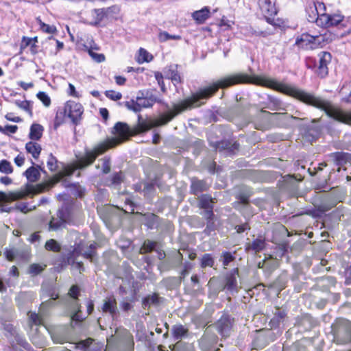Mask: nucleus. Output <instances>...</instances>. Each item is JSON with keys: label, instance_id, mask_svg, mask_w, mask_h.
<instances>
[{"label": "nucleus", "instance_id": "53", "mask_svg": "<svg viewBox=\"0 0 351 351\" xmlns=\"http://www.w3.org/2000/svg\"><path fill=\"white\" fill-rule=\"evenodd\" d=\"M157 299H158L157 296H156V295L148 296L144 299L143 304L145 306H149V305L156 302Z\"/></svg>", "mask_w": 351, "mask_h": 351}, {"label": "nucleus", "instance_id": "12", "mask_svg": "<svg viewBox=\"0 0 351 351\" xmlns=\"http://www.w3.org/2000/svg\"><path fill=\"white\" fill-rule=\"evenodd\" d=\"M328 158L337 165H343L351 160V154L346 152H334L328 155Z\"/></svg>", "mask_w": 351, "mask_h": 351}, {"label": "nucleus", "instance_id": "23", "mask_svg": "<svg viewBox=\"0 0 351 351\" xmlns=\"http://www.w3.org/2000/svg\"><path fill=\"white\" fill-rule=\"evenodd\" d=\"M24 175L26 176L27 179L31 182H36L40 176L39 170L34 167H31L29 169H27L24 172Z\"/></svg>", "mask_w": 351, "mask_h": 351}, {"label": "nucleus", "instance_id": "16", "mask_svg": "<svg viewBox=\"0 0 351 351\" xmlns=\"http://www.w3.org/2000/svg\"><path fill=\"white\" fill-rule=\"evenodd\" d=\"M208 185L204 180L195 178L191 179V191L195 195H197L203 191H207Z\"/></svg>", "mask_w": 351, "mask_h": 351}, {"label": "nucleus", "instance_id": "31", "mask_svg": "<svg viewBox=\"0 0 351 351\" xmlns=\"http://www.w3.org/2000/svg\"><path fill=\"white\" fill-rule=\"evenodd\" d=\"M39 25H40V29L44 32H46V33H49V34H53L55 32H56V27L54 26H51L49 25H47V24H45V23H43L40 18H37L36 19Z\"/></svg>", "mask_w": 351, "mask_h": 351}, {"label": "nucleus", "instance_id": "47", "mask_svg": "<svg viewBox=\"0 0 351 351\" xmlns=\"http://www.w3.org/2000/svg\"><path fill=\"white\" fill-rule=\"evenodd\" d=\"M154 76H155V78L157 80L158 84L161 86L162 90L163 92H165V84H164V81H163V75H162V74L161 73L157 71V72H155Z\"/></svg>", "mask_w": 351, "mask_h": 351}, {"label": "nucleus", "instance_id": "56", "mask_svg": "<svg viewBox=\"0 0 351 351\" xmlns=\"http://www.w3.org/2000/svg\"><path fill=\"white\" fill-rule=\"evenodd\" d=\"M32 42L33 39H32L31 38H27L24 36L22 39L21 47L25 48L29 45H31L32 47Z\"/></svg>", "mask_w": 351, "mask_h": 351}, {"label": "nucleus", "instance_id": "48", "mask_svg": "<svg viewBox=\"0 0 351 351\" xmlns=\"http://www.w3.org/2000/svg\"><path fill=\"white\" fill-rule=\"evenodd\" d=\"M233 260L234 257L230 252L223 253V264L224 266H228Z\"/></svg>", "mask_w": 351, "mask_h": 351}, {"label": "nucleus", "instance_id": "20", "mask_svg": "<svg viewBox=\"0 0 351 351\" xmlns=\"http://www.w3.org/2000/svg\"><path fill=\"white\" fill-rule=\"evenodd\" d=\"M141 116L138 115V123L136 127L134 129V133L135 134H139L141 132H145L146 131H148L154 126V122H147L145 121H141Z\"/></svg>", "mask_w": 351, "mask_h": 351}, {"label": "nucleus", "instance_id": "44", "mask_svg": "<svg viewBox=\"0 0 351 351\" xmlns=\"http://www.w3.org/2000/svg\"><path fill=\"white\" fill-rule=\"evenodd\" d=\"M105 95L107 97L114 101L119 100L122 97L121 93L114 90H107Z\"/></svg>", "mask_w": 351, "mask_h": 351}, {"label": "nucleus", "instance_id": "51", "mask_svg": "<svg viewBox=\"0 0 351 351\" xmlns=\"http://www.w3.org/2000/svg\"><path fill=\"white\" fill-rule=\"evenodd\" d=\"M192 267V263L189 262L185 263L184 265V269L181 271L182 278H184L185 276H186L189 274V271L191 270Z\"/></svg>", "mask_w": 351, "mask_h": 351}, {"label": "nucleus", "instance_id": "59", "mask_svg": "<svg viewBox=\"0 0 351 351\" xmlns=\"http://www.w3.org/2000/svg\"><path fill=\"white\" fill-rule=\"evenodd\" d=\"M5 119H8V121L16 123L21 121V119L19 117H14L13 113H8L5 115Z\"/></svg>", "mask_w": 351, "mask_h": 351}, {"label": "nucleus", "instance_id": "11", "mask_svg": "<svg viewBox=\"0 0 351 351\" xmlns=\"http://www.w3.org/2000/svg\"><path fill=\"white\" fill-rule=\"evenodd\" d=\"M112 9V8L93 9L90 11L91 20L88 23L93 26L99 25L104 19L107 16L109 10Z\"/></svg>", "mask_w": 351, "mask_h": 351}, {"label": "nucleus", "instance_id": "4", "mask_svg": "<svg viewBox=\"0 0 351 351\" xmlns=\"http://www.w3.org/2000/svg\"><path fill=\"white\" fill-rule=\"evenodd\" d=\"M84 110L82 106L74 101H66L62 108H60L56 113L54 125L56 128L63 122V118H69L72 123L77 125L81 119Z\"/></svg>", "mask_w": 351, "mask_h": 351}, {"label": "nucleus", "instance_id": "13", "mask_svg": "<svg viewBox=\"0 0 351 351\" xmlns=\"http://www.w3.org/2000/svg\"><path fill=\"white\" fill-rule=\"evenodd\" d=\"M102 311L104 313H108L114 317L118 313L117 301L114 298H108L104 301Z\"/></svg>", "mask_w": 351, "mask_h": 351}, {"label": "nucleus", "instance_id": "64", "mask_svg": "<svg viewBox=\"0 0 351 351\" xmlns=\"http://www.w3.org/2000/svg\"><path fill=\"white\" fill-rule=\"evenodd\" d=\"M249 228H250V227L248 226V225L247 223L236 226L237 232L238 233L243 232L245 230L249 229Z\"/></svg>", "mask_w": 351, "mask_h": 351}, {"label": "nucleus", "instance_id": "39", "mask_svg": "<svg viewBox=\"0 0 351 351\" xmlns=\"http://www.w3.org/2000/svg\"><path fill=\"white\" fill-rule=\"evenodd\" d=\"M29 317L31 322L34 324L35 325H40L43 323V318L41 315H40L39 313H29Z\"/></svg>", "mask_w": 351, "mask_h": 351}, {"label": "nucleus", "instance_id": "21", "mask_svg": "<svg viewBox=\"0 0 351 351\" xmlns=\"http://www.w3.org/2000/svg\"><path fill=\"white\" fill-rule=\"evenodd\" d=\"M237 274V270H234L232 273H231L226 277V283L225 285L226 289L230 291L236 290L237 287L236 274Z\"/></svg>", "mask_w": 351, "mask_h": 351}, {"label": "nucleus", "instance_id": "7", "mask_svg": "<svg viewBox=\"0 0 351 351\" xmlns=\"http://www.w3.org/2000/svg\"><path fill=\"white\" fill-rule=\"evenodd\" d=\"M319 62L317 73L321 77H326L328 73V65L331 62L332 56L329 52L322 51L318 55Z\"/></svg>", "mask_w": 351, "mask_h": 351}, {"label": "nucleus", "instance_id": "29", "mask_svg": "<svg viewBox=\"0 0 351 351\" xmlns=\"http://www.w3.org/2000/svg\"><path fill=\"white\" fill-rule=\"evenodd\" d=\"M158 39L160 42H166L170 39L180 40L181 36L180 35H171L167 32H162L158 34Z\"/></svg>", "mask_w": 351, "mask_h": 351}, {"label": "nucleus", "instance_id": "40", "mask_svg": "<svg viewBox=\"0 0 351 351\" xmlns=\"http://www.w3.org/2000/svg\"><path fill=\"white\" fill-rule=\"evenodd\" d=\"M125 106L130 110L134 111L135 112H140V108L138 105H137V101L132 99L130 101L125 102Z\"/></svg>", "mask_w": 351, "mask_h": 351}, {"label": "nucleus", "instance_id": "8", "mask_svg": "<svg viewBox=\"0 0 351 351\" xmlns=\"http://www.w3.org/2000/svg\"><path fill=\"white\" fill-rule=\"evenodd\" d=\"M317 41H319V37L308 34H302L297 37L295 45L302 49H313Z\"/></svg>", "mask_w": 351, "mask_h": 351}, {"label": "nucleus", "instance_id": "1", "mask_svg": "<svg viewBox=\"0 0 351 351\" xmlns=\"http://www.w3.org/2000/svg\"><path fill=\"white\" fill-rule=\"evenodd\" d=\"M240 83H251L261 85L267 87H274L276 82L269 78L257 75H248L239 73L221 78L210 86L199 90L192 97L184 99L179 104H173V109L166 114L159 117L154 121V126L158 127L165 125L171 121L176 116L182 112L199 106L202 104L199 101L202 99H208L212 97L219 88H226L234 84Z\"/></svg>", "mask_w": 351, "mask_h": 351}, {"label": "nucleus", "instance_id": "27", "mask_svg": "<svg viewBox=\"0 0 351 351\" xmlns=\"http://www.w3.org/2000/svg\"><path fill=\"white\" fill-rule=\"evenodd\" d=\"M0 172L5 174H10L13 172V167L11 163L7 160L0 161Z\"/></svg>", "mask_w": 351, "mask_h": 351}, {"label": "nucleus", "instance_id": "41", "mask_svg": "<svg viewBox=\"0 0 351 351\" xmlns=\"http://www.w3.org/2000/svg\"><path fill=\"white\" fill-rule=\"evenodd\" d=\"M123 180V175L122 172L116 173L112 175L110 180V184L118 185Z\"/></svg>", "mask_w": 351, "mask_h": 351}, {"label": "nucleus", "instance_id": "17", "mask_svg": "<svg viewBox=\"0 0 351 351\" xmlns=\"http://www.w3.org/2000/svg\"><path fill=\"white\" fill-rule=\"evenodd\" d=\"M265 247V239L257 238L252 242H248L245 245V250L247 251H253L254 252H259L262 251Z\"/></svg>", "mask_w": 351, "mask_h": 351}, {"label": "nucleus", "instance_id": "2", "mask_svg": "<svg viewBox=\"0 0 351 351\" xmlns=\"http://www.w3.org/2000/svg\"><path fill=\"white\" fill-rule=\"evenodd\" d=\"M113 129V133L116 137L98 143L91 150L86 149L84 155L79 158L73 166H69L65 169H72L73 173L77 169H84L92 165L98 156L128 139L130 135V128L126 123L118 122Z\"/></svg>", "mask_w": 351, "mask_h": 351}, {"label": "nucleus", "instance_id": "50", "mask_svg": "<svg viewBox=\"0 0 351 351\" xmlns=\"http://www.w3.org/2000/svg\"><path fill=\"white\" fill-rule=\"evenodd\" d=\"M88 53L89 55L97 62H101L105 60V56L103 54H98L91 50H89Z\"/></svg>", "mask_w": 351, "mask_h": 351}, {"label": "nucleus", "instance_id": "61", "mask_svg": "<svg viewBox=\"0 0 351 351\" xmlns=\"http://www.w3.org/2000/svg\"><path fill=\"white\" fill-rule=\"evenodd\" d=\"M25 162V158L23 156H21L20 155H18L15 158H14V162L15 164L19 166V167H21L23 163Z\"/></svg>", "mask_w": 351, "mask_h": 351}, {"label": "nucleus", "instance_id": "38", "mask_svg": "<svg viewBox=\"0 0 351 351\" xmlns=\"http://www.w3.org/2000/svg\"><path fill=\"white\" fill-rule=\"evenodd\" d=\"M57 162L58 161L56 158L52 154H50L47 160V167L51 171H56L58 168Z\"/></svg>", "mask_w": 351, "mask_h": 351}, {"label": "nucleus", "instance_id": "54", "mask_svg": "<svg viewBox=\"0 0 351 351\" xmlns=\"http://www.w3.org/2000/svg\"><path fill=\"white\" fill-rule=\"evenodd\" d=\"M79 291H80L79 287L76 285H73L71 287V289L69 291V295L71 298H73L74 299H77Z\"/></svg>", "mask_w": 351, "mask_h": 351}, {"label": "nucleus", "instance_id": "42", "mask_svg": "<svg viewBox=\"0 0 351 351\" xmlns=\"http://www.w3.org/2000/svg\"><path fill=\"white\" fill-rule=\"evenodd\" d=\"M168 76L175 85L176 84L180 83L182 81L180 75L175 70H169Z\"/></svg>", "mask_w": 351, "mask_h": 351}, {"label": "nucleus", "instance_id": "49", "mask_svg": "<svg viewBox=\"0 0 351 351\" xmlns=\"http://www.w3.org/2000/svg\"><path fill=\"white\" fill-rule=\"evenodd\" d=\"M61 224L62 221L52 218L49 222V230H56L61 226Z\"/></svg>", "mask_w": 351, "mask_h": 351}, {"label": "nucleus", "instance_id": "15", "mask_svg": "<svg viewBox=\"0 0 351 351\" xmlns=\"http://www.w3.org/2000/svg\"><path fill=\"white\" fill-rule=\"evenodd\" d=\"M137 105L141 110L143 108H150L154 103L160 102V100L157 99L154 95L149 97H136Z\"/></svg>", "mask_w": 351, "mask_h": 351}, {"label": "nucleus", "instance_id": "55", "mask_svg": "<svg viewBox=\"0 0 351 351\" xmlns=\"http://www.w3.org/2000/svg\"><path fill=\"white\" fill-rule=\"evenodd\" d=\"M286 316V313L283 311H280L277 309V312L275 313L274 319H276V322H280L284 319Z\"/></svg>", "mask_w": 351, "mask_h": 351}, {"label": "nucleus", "instance_id": "63", "mask_svg": "<svg viewBox=\"0 0 351 351\" xmlns=\"http://www.w3.org/2000/svg\"><path fill=\"white\" fill-rule=\"evenodd\" d=\"M121 307L123 311H128L132 308V305L128 302H122L121 303Z\"/></svg>", "mask_w": 351, "mask_h": 351}, {"label": "nucleus", "instance_id": "3", "mask_svg": "<svg viewBox=\"0 0 351 351\" xmlns=\"http://www.w3.org/2000/svg\"><path fill=\"white\" fill-rule=\"evenodd\" d=\"M73 174V170L64 169L62 171L59 172L54 177L45 183L36 184L35 186L27 184L20 190L5 193L0 191V202H12L23 199L28 195H36L44 192L45 191L51 188L54 184L60 182L64 177L69 176Z\"/></svg>", "mask_w": 351, "mask_h": 351}, {"label": "nucleus", "instance_id": "9", "mask_svg": "<svg viewBox=\"0 0 351 351\" xmlns=\"http://www.w3.org/2000/svg\"><path fill=\"white\" fill-rule=\"evenodd\" d=\"M95 243H90L85 246L83 243H79L74 250L77 255H82L84 257L93 261L95 256Z\"/></svg>", "mask_w": 351, "mask_h": 351}, {"label": "nucleus", "instance_id": "37", "mask_svg": "<svg viewBox=\"0 0 351 351\" xmlns=\"http://www.w3.org/2000/svg\"><path fill=\"white\" fill-rule=\"evenodd\" d=\"M58 298V295L52 293L51 298L47 301L43 302L40 306V311H43L45 308L49 307L53 305V301Z\"/></svg>", "mask_w": 351, "mask_h": 351}, {"label": "nucleus", "instance_id": "35", "mask_svg": "<svg viewBox=\"0 0 351 351\" xmlns=\"http://www.w3.org/2000/svg\"><path fill=\"white\" fill-rule=\"evenodd\" d=\"M261 112L265 113L269 116V119L271 121H277L282 119V118L287 115V113H280V112H275V113H271L268 111L261 110Z\"/></svg>", "mask_w": 351, "mask_h": 351}, {"label": "nucleus", "instance_id": "57", "mask_svg": "<svg viewBox=\"0 0 351 351\" xmlns=\"http://www.w3.org/2000/svg\"><path fill=\"white\" fill-rule=\"evenodd\" d=\"M68 93L69 95L74 97H79L78 93L75 90V86L72 84H69Z\"/></svg>", "mask_w": 351, "mask_h": 351}, {"label": "nucleus", "instance_id": "14", "mask_svg": "<svg viewBox=\"0 0 351 351\" xmlns=\"http://www.w3.org/2000/svg\"><path fill=\"white\" fill-rule=\"evenodd\" d=\"M231 322L228 317L223 316L217 323V328L219 332L223 336H227L230 330Z\"/></svg>", "mask_w": 351, "mask_h": 351}, {"label": "nucleus", "instance_id": "22", "mask_svg": "<svg viewBox=\"0 0 351 351\" xmlns=\"http://www.w3.org/2000/svg\"><path fill=\"white\" fill-rule=\"evenodd\" d=\"M43 127L40 124H32L30 128L29 138L32 140H39L43 134Z\"/></svg>", "mask_w": 351, "mask_h": 351}, {"label": "nucleus", "instance_id": "26", "mask_svg": "<svg viewBox=\"0 0 351 351\" xmlns=\"http://www.w3.org/2000/svg\"><path fill=\"white\" fill-rule=\"evenodd\" d=\"M153 56L147 52L145 49L141 48L138 52V56L137 58V62L138 63H143L145 62H149L152 60Z\"/></svg>", "mask_w": 351, "mask_h": 351}, {"label": "nucleus", "instance_id": "6", "mask_svg": "<svg viewBox=\"0 0 351 351\" xmlns=\"http://www.w3.org/2000/svg\"><path fill=\"white\" fill-rule=\"evenodd\" d=\"M334 341L338 344L351 342V323L347 319H339L332 326Z\"/></svg>", "mask_w": 351, "mask_h": 351}, {"label": "nucleus", "instance_id": "28", "mask_svg": "<svg viewBox=\"0 0 351 351\" xmlns=\"http://www.w3.org/2000/svg\"><path fill=\"white\" fill-rule=\"evenodd\" d=\"M47 250L58 252L60 250L61 247L59 243L54 239L48 240L45 245Z\"/></svg>", "mask_w": 351, "mask_h": 351}, {"label": "nucleus", "instance_id": "18", "mask_svg": "<svg viewBox=\"0 0 351 351\" xmlns=\"http://www.w3.org/2000/svg\"><path fill=\"white\" fill-rule=\"evenodd\" d=\"M210 10L208 7H204L200 10L195 11L192 16L198 23H203L209 17Z\"/></svg>", "mask_w": 351, "mask_h": 351}, {"label": "nucleus", "instance_id": "58", "mask_svg": "<svg viewBox=\"0 0 351 351\" xmlns=\"http://www.w3.org/2000/svg\"><path fill=\"white\" fill-rule=\"evenodd\" d=\"M345 275H346V284L350 285L351 284V266L348 267L345 269Z\"/></svg>", "mask_w": 351, "mask_h": 351}, {"label": "nucleus", "instance_id": "36", "mask_svg": "<svg viewBox=\"0 0 351 351\" xmlns=\"http://www.w3.org/2000/svg\"><path fill=\"white\" fill-rule=\"evenodd\" d=\"M37 97L42 101L43 105L46 107H49L51 104V99L49 95L45 92H39L37 94Z\"/></svg>", "mask_w": 351, "mask_h": 351}, {"label": "nucleus", "instance_id": "34", "mask_svg": "<svg viewBox=\"0 0 351 351\" xmlns=\"http://www.w3.org/2000/svg\"><path fill=\"white\" fill-rule=\"evenodd\" d=\"M45 267V265L32 264L29 267V273L33 276L38 275L44 270Z\"/></svg>", "mask_w": 351, "mask_h": 351}, {"label": "nucleus", "instance_id": "52", "mask_svg": "<svg viewBox=\"0 0 351 351\" xmlns=\"http://www.w3.org/2000/svg\"><path fill=\"white\" fill-rule=\"evenodd\" d=\"M52 340L56 343H64L66 342V337L58 334H52L51 335Z\"/></svg>", "mask_w": 351, "mask_h": 351}, {"label": "nucleus", "instance_id": "5", "mask_svg": "<svg viewBox=\"0 0 351 351\" xmlns=\"http://www.w3.org/2000/svg\"><path fill=\"white\" fill-rule=\"evenodd\" d=\"M310 8L313 16L309 15L308 21L315 22L318 26L322 27H330L332 26H336L339 24L344 19V16L339 14H328L326 13L318 14V11L317 10V7L315 4L311 6Z\"/></svg>", "mask_w": 351, "mask_h": 351}, {"label": "nucleus", "instance_id": "46", "mask_svg": "<svg viewBox=\"0 0 351 351\" xmlns=\"http://www.w3.org/2000/svg\"><path fill=\"white\" fill-rule=\"evenodd\" d=\"M93 339L91 338H88L84 341H81L75 345V348H82L84 349L88 347L92 343Z\"/></svg>", "mask_w": 351, "mask_h": 351}, {"label": "nucleus", "instance_id": "33", "mask_svg": "<svg viewBox=\"0 0 351 351\" xmlns=\"http://www.w3.org/2000/svg\"><path fill=\"white\" fill-rule=\"evenodd\" d=\"M214 265V259L212 256L209 254H205L201 260L202 267H212Z\"/></svg>", "mask_w": 351, "mask_h": 351}, {"label": "nucleus", "instance_id": "43", "mask_svg": "<svg viewBox=\"0 0 351 351\" xmlns=\"http://www.w3.org/2000/svg\"><path fill=\"white\" fill-rule=\"evenodd\" d=\"M15 104L19 107L21 109H23L24 110L29 112L30 114H32V110H31V108L29 107V102L28 101H19V100H16L15 101Z\"/></svg>", "mask_w": 351, "mask_h": 351}, {"label": "nucleus", "instance_id": "30", "mask_svg": "<svg viewBox=\"0 0 351 351\" xmlns=\"http://www.w3.org/2000/svg\"><path fill=\"white\" fill-rule=\"evenodd\" d=\"M156 246V242L152 241L150 240H146L144 242L143 247L141 248V253L144 254L150 252L155 248Z\"/></svg>", "mask_w": 351, "mask_h": 351}, {"label": "nucleus", "instance_id": "32", "mask_svg": "<svg viewBox=\"0 0 351 351\" xmlns=\"http://www.w3.org/2000/svg\"><path fill=\"white\" fill-rule=\"evenodd\" d=\"M317 36L319 37V41H317V43L323 42L324 43H329L335 38V35L330 32H326L324 34L317 35Z\"/></svg>", "mask_w": 351, "mask_h": 351}, {"label": "nucleus", "instance_id": "25", "mask_svg": "<svg viewBox=\"0 0 351 351\" xmlns=\"http://www.w3.org/2000/svg\"><path fill=\"white\" fill-rule=\"evenodd\" d=\"M187 331L182 325H175L172 328V333L176 339H180L186 336Z\"/></svg>", "mask_w": 351, "mask_h": 351}, {"label": "nucleus", "instance_id": "62", "mask_svg": "<svg viewBox=\"0 0 351 351\" xmlns=\"http://www.w3.org/2000/svg\"><path fill=\"white\" fill-rule=\"evenodd\" d=\"M302 115V113L300 111L296 110L293 115H290L289 117L292 119L295 120H305L306 118H301L300 116Z\"/></svg>", "mask_w": 351, "mask_h": 351}, {"label": "nucleus", "instance_id": "45", "mask_svg": "<svg viewBox=\"0 0 351 351\" xmlns=\"http://www.w3.org/2000/svg\"><path fill=\"white\" fill-rule=\"evenodd\" d=\"M102 161V171L104 173H108L110 171V161L109 158H104Z\"/></svg>", "mask_w": 351, "mask_h": 351}, {"label": "nucleus", "instance_id": "24", "mask_svg": "<svg viewBox=\"0 0 351 351\" xmlns=\"http://www.w3.org/2000/svg\"><path fill=\"white\" fill-rule=\"evenodd\" d=\"M199 206L204 209L213 208V199L208 195H203L199 197Z\"/></svg>", "mask_w": 351, "mask_h": 351}, {"label": "nucleus", "instance_id": "19", "mask_svg": "<svg viewBox=\"0 0 351 351\" xmlns=\"http://www.w3.org/2000/svg\"><path fill=\"white\" fill-rule=\"evenodd\" d=\"M25 149L34 158H38L41 152L40 145L37 143L32 141L26 143Z\"/></svg>", "mask_w": 351, "mask_h": 351}, {"label": "nucleus", "instance_id": "60", "mask_svg": "<svg viewBox=\"0 0 351 351\" xmlns=\"http://www.w3.org/2000/svg\"><path fill=\"white\" fill-rule=\"evenodd\" d=\"M18 84L25 90H27V89L32 88L34 86V84L32 82L25 83L22 81L19 82Z\"/></svg>", "mask_w": 351, "mask_h": 351}, {"label": "nucleus", "instance_id": "10", "mask_svg": "<svg viewBox=\"0 0 351 351\" xmlns=\"http://www.w3.org/2000/svg\"><path fill=\"white\" fill-rule=\"evenodd\" d=\"M260 8L262 10V12L267 17V20L269 23L276 25V23H273V20H271L269 17L274 16L277 14V10L275 6L274 3H273L271 0H262L260 3Z\"/></svg>", "mask_w": 351, "mask_h": 351}]
</instances>
